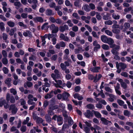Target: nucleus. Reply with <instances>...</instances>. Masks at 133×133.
<instances>
[{
	"instance_id": "nucleus-14",
	"label": "nucleus",
	"mask_w": 133,
	"mask_h": 133,
	"mask_svg": "<svg viewBox=\"0 0 133 133\" xmlns=\"http://www.w3.org/2000/svg\"><path fill=\"white\" fill-rule=\"evenodd\" d=\"M56 82V83L55 84V85L56 87H59L60 88H61V85L62 84V81L61 80H58L57 81L56 80H54Z\"/></svg>"
},
{
	"instance_id": "nucleus-13",
	"label": "nucleus",
	"mask_w": 133,
	"mask_h": 133,
	"mask_svg": "<svg viewBox=\"0 0 133 133\" xmlns=\"http://www.w3.org/2000/svg\"><path fill=\"white\" fill-rule=\"evenodd\" d=\"M33 20L35 22H39L43 23L44 22L43 18L41 17H36L33 18Z\"/></svg>"
},
{
	"instance_id": "nucleus-51",
	"label": "nucleus",
	"mask_w": 133,
	"mask_h": 133,
	"mask_svg": "<svg viewBox=\"0 0 133 133\" xmlns=\"http://www.w3.org/2000/svg\"><path fill=\"white\" fill-rule=\"evenodd\" d=\"M60 66L62 70H64L66 68V66L63 63H62L60 65Z\"/></svg>"
},
{
	"instance_id": "nucleus-63",
	"label": "nucleus",
	"mask_w": 133,
	"mask_h": 133,
	"mask_svg": "<svg viewBox=\"0 0 133 133\" xmlns=\"http://www.w3.org/2000/svg\"><path fill=\"white\" fill-rule=\"evenodd\" d=\"M92 36L94 37L98 38L99 36L97 35V33L96 32L94 31H93L92 32Z\"/></svg>"
},
{
	"instance_id": "nucleus-7",
	"label": "nucleus",
	"mask_w": 133,
	"mask_h": 133,
	"mask_svg": "<svg viewBox=\"0 0 133 133\" xmlns=\"http://www.w3.org/2000/svg\"><path fill=\"white\" fill-rule=\"evenodd\" d=\"M54 72L55 74H52L51 75V76L54 80H55L56 78H59L60 77V75L58 70L55 69L54 71Z\"/></svg>"
},
{
	"instance_id": "nucleus-18",
	"label": "nucleus",
	"mask_w": 133,
	"mask_h": 133,
	"mask_svg": "<svg viewBox=\"0 0 133 133\" xmlns=\"http://www.w3.org/2000/svg\"><path fill=\"white\" fill-rule=\"evenodd\" d=\"M56 35L54 34H46L45 35V38H48V39L49 40H50L51 38H53V37L55 36Z\"/></svg>"
},
{
	"instance_id": "nucleus-34",
	"label": "nucleus",
	"mask_w": 133,
	"mask_h": 133,
	"mask_svg": "<svg viewBox=\"0 0 133 133\" xmlns=\"http://www.w3.org/2000/svg\"><path fill=\"white\" fill-rule=\"evenodd\" d=\"M97 75H96L94 79V81L95 82H96L99 81L102 77V75L101 74L98 75L97 78Z\"/></svg>"
},
{
	"instance_id": "nucleus-35",
	"label": "nucleus",
	"mask_w": 133,
	"mask_h": 133,
	"mask_svg": "<svg viewBox=\"0 0 133 133\" xmlns=\"http://www.w3.org/2000/svg\"><path fill=\"white\" fill-rule=\"evenodd\" d=\"M53 96V91H52L50 94H47L45 96V98L46 99L50 98Z\"/></svg>"
},
{
	"instance_id": "nucleus-45",
	"label": "nucleus",
	"mask_w": 133,
	"mask_h": 133,
	"mask_svg": "<svg viewBox=\"0 0 133 133\" xmlns=\"http://www.w3.org/2000/svg\"><path fill=\"white\" fill-rule=\"evenodd\" d=\"M103 49L105 50H108L109 49V47L108 45L106 44H103L102 46Z\"/></svg>"
},
{
	"instance_id": "nucleus-8",
	"label": "nucleus",
	"mask_w": 133,
	"mask_h": 133,
	"mask_svg": "<svg viewBox=\"0 0 133 133\" xmlns=\"http://www.w3.org/2000/svg\"><path fill=\"white\" fill-rule=\"evenodd\" d=\"M50 29L52 31V33H56L58 30V28L54 24H52L50 27Z\"/></svg>"
},
{
	"instance_id": "nucleus-59",
	"label": "nucleus",
	"mask_w": 133,
	"mask_h": 133,
	"mask_svg": "<svg viewBox=\"0 0 133 133\" xmlns=\"http://www.w3.org/2000/svg\"><path fill=\"white\" fill-rule=\"evenodd\" d=\"M3 63L5 65L6 64L8 63V60L6 58H3L2 60Z\"/></svg>"
},
{
	"instance_id": "nucleus-60",
	"label": "nucleus",
	"mask_w": 133,
	"mask_h": 133,
	"mask_svg": "<svg viewBox=\"0 0 133 133\" xmlns=\"http://www.w3.org/2000/svg\"><path fill=\"white\" fill-rule=\"evenodd\" d=\"M66 23L68 24V25L70 27L72 26L73 25V24L70 20H69L67 21L66 22Z\"/></svg>"
},
{
	"instance_id": "nucleus-43",
	"label": "nucleus",
	"mask_w": 133,
	"mask_h": 133,
	"mask_svg": "<svg viewBox=\"0 0 133 133\" xmlns=\"http://www.w3.org/2000/svg\"><path fill=\"white\" fill-rule=\"evenodd\" d=\"M105 33L108 35L110 36H112L113 34L112 32L109 30H107L105 31Z\"/></svg>"
},
{
	"instance_id": "nucleus-32",
	"label": "nucleus",
	"mask_w": 133,
	"mask_h": 133,
	"mask_svg": "<svg viewBox=\"0 0 133 133\" xmlns=\"http://www.w3.org/2000/svg\"><path fill=\"white\" fill-rule=\"evenodd\" d=\"M82 9L87 12H89L90 11L89 6L88 4H86L83 6Z\"/></svg>"
},
{
	"instance_id": "nucleus-28",
	"label": "nucleus",
	"mask_w": 133,
	"mask_h": 133,
	"mask_svg": "<svg viewBox=\"0 0 133 133\" xmlns=\"http://www.w3.org/2000/svg\"><path fill=\"white\" fill-rule=\"evenodd\" d=\"M101 38L102 42L104 43H106L108 38L105 35H102L101 36Z\"/></svg>"
},
{
	"instance_id": "nucleus-1",
	"label": "nucleus",
	"mask_w": 133,
	"mask_h": 133,
	"mask_svg": "<svg viewBox=\"0 0 133 133\" xmlns=\"http://www.w3.org/2000/svg\"><path fill=\"white\" fill-rule=\"evenodd\" d=\"M110 47L113 48L111 50V51L112 53L114 55H118L119 53L118 51L120 49V47L119 45L113 44L110 46Z\"/></svg>"
},
{
	"instance_id": "nucleus-49",
	"label": "nucleus",
	"mask_w": 133,
	"mask_h": 133,
	"mask_svg": "<svg viewBox=\"0 0 133 133\" xmlns=\"http://www.w3.org/2000/svg\"><path fill=\"white\" fill-rule=\"evenodd\" d=\"M87 108L90 109H94V106L92 104H89L87 105Z\"/></svg>"
},
{
	"instance_id": "nucleus-33",
	"label": "nucleus",
	"mask_w": 133,
	"mask_h": 133,
	"mask_svg": "<svg viewBox=\"0 0 133 133\" xmlns=\"http://www.w3.org/2000/svg\"><path fill=\"white\" fill-rule=\"evenodd\" d=\"M23 35L25 37H30L31 36V32L29 31H26L23 32Z\"/></svg>"
},
{
	"instance_id": "nucleus-48",
	"label": "nucleus",
	"mask_w": 133,
	"mask_h": 133,
	"mask_svg": "<svg viewBox=\"0 0 133 133\" xmlns=\"http://www.w3.org/2000/svg\"><path fill=\"white\" fill-rule=\"evenodd\" d=\"M2 70L4 73L5 74H7L8 73L9 70L6 67H3Z\"/></svg>"
},
{
	"instance_id": "nucleus-56",
	"label": "nucleus",
	"mask_w": 133,
	"mask_h": 133,
	"mask_svg": "<svg viewBox=\"0 0 133 133\" xmlns=\"http://www.w3.org/2000/svg\"><path fill=\"white\" fill-rule=\"evenodd\" d=\"M110 16V15L109 14L107 13V15H105L103 16V18L105 20H107L109 19V17Z\"/></svg>"
},
{
	"instance_id": "nucleus-57",
	"label": "nucleus",
	"mask_w": 133,
	"mask_h": 133,
	"mask_svg": "<svg viewBox=\"0 0 133 133\" xmlns=\"http://www.w3.org/2000/svg\"><path fill=\"white\" fill-rule=\"evenodd\" d=\"M43 122V120L42 118H41L38 117L36 119V122L37 123H42Z\"/></svg>"
},
{
	"instance_id": "nucleus-50",
	"label": "nucleus",
	"mask_w": 133,
	"mask_h": 133,
	"mask_svg": "<svg viewBox=\"0 0 133 133\" xmlns=\"http://www.w3.org/2000/svg\"><path fill=\"white\" fill-rule=\"evenodd\" d=\"M117 102L120 106H122L124 103L123 101L120 99H118Z\"/></svg>"
},
{
	"instance_id": "nucleus-21",
	"label": "nucleus",
	"mask_w": 133,
	"mask_h": 133,
	"mask_svg": "<svg viewBox=\"0 0 133 133\" xmlns=\"http://www.w3.org/2000/svg\"><path fill=\"white\" fill-rule=\"evenodd\" d=\"M55 54V51L53 49H49V52L47 53L46 56L48 57H50L52 55H53Z\"/></svg>"
},
{
	"instance_id": "nucleus-52",
	"label": "nucleus",
	"mask_w": 133,
	"mask_h": 133,
	"mask_svg": "<svg viewBox=\"0 0 133 133\" xmlns=\"http://www.w3.org/2000/svg\"><path fill=\"white\" fill-rule=\"evenodd\" d=\"M96 17L98 20H100L102 18V17L100 14L98 12H96Z\"/></svg>"
},
{
	"instance_id": "nucleus-46",
	"label": "nucleus",
	"mask_w": 133,
	"mask_h": 133,
	"mask_svg": "<svg viewBox=\"0 0 133 133\" xmlns=\"http://www.w3.org/2000/svg\"><path fill=\"white\" fill-rule=\"evenodd\" d=\"M124 114L125 116L129 117L130 115V113L129 111L126 110L124 111Z\"/></svg>"
},
{
	"instance_id": "nucleus-30",
	"label": "nucleus",
	"mask_w": 133,
	"mask_h": 133,
	"mask_svg": "<svg viewBox=\"0 0 133 133\" xmlns=\"http://www.w3.org/2000/svg\"><path fill=\"white\" fill-rule=\"evenodd\" d=\"M32 85V84L31 82H27L26 83H24V86L25 88H26L27 87H30Z\"/></svg>"
},
{
	"instance_id": "nucleus-62",
	"label": "nucleus",
	"mask_w": 133,
	"mask_h": 133,
	"mask_svg": "<svg viewBox=\"0 0 133 133\" xmlns=\"http://www.w3.org/2000/svg\"><path fill=\"white\" fill-rule=\"evenodd\" d=\"M112 24V22L111 20H109L107 21H105V25H111Z\"/></svg>"
},
{
	"instance_id": "nucleus-55",
	"label": "nucleus",
	"mask_w": 133,
	"mask_h": 133,
	"mask_svg": "<svg viewBox=\"0 0 133 133\" xmlns=\"http://www.w3.org/2000/svg\"><path fill=\"white\" fill-rule=\"evenodd\" d=\"M30 120L29 118V117H27L26 119L24 120L23 122L22 123L23 124H27Z\"/></svg>"
},
{
	"instance_id": "nucleus-12",
	"label": "nucleus",
	"mask_w": 133,
	"mask_h": 133,
	"mask_svg": "<svg viewBox=\"0 0 133 133\" xmlns=\"http://www.w3.org/2000/svg\"><path fill=\"white\" fill-rule=\"evenodd\" d=\"M84 115L87 118H89L90 117H92L93 116V113L91 112L89 110H87L86 112L84 113Z\"/></svg>"
},
{
	"instance_id": "nucleus-20",
	"label": "nucleus",
	"mask_w": 133,
	"mask_h": 133,
	"mask_svg": "<svg viewBox=\"0 0 133 133\" xmlns=\"http://www.w3.org/2000/svg\"><path fill=\"white\" fill-rule=\"evenodd\" d=\"M70 94L69 93L65 92L63 94V99L64 100H67L68 97L70 96Z\"/></svg>"
},
{
	"instance_id": "nucleus-44",
	"label": "nucleus",
	"mask_w": 133,
	"mask_h": 133,
	"mask_svg": "<svg viewBox=\"0 0 133 133\" xmlns=\"http://www.w3.org/2000/svg\"><path fill=\"white\" fill-rule=\"evenodd\" d=\"M18 24L19 26L23 27L24 29H25L27 28V26L24 24L23 23L21 22H19L18 23Z\"/></svg>"
},
{
	"instance_id": "nucleus-11",
	"label": "nucleus",
	"mask_w": 133,
	"mask_h": 133,
	"mask_svg": "<svg viewBox=\"0 0 133 133\" xmlns=\"http://www.w3.org/2000/svg\"><path fill=\"white\" fill-rule=\"evenodd\" d=\"M116 66L117 69L119 68L120 67L121 69H124L127 66L125 63H121L118 64V63L117 62L116 63Z\"/></svg>"
},
{
	"instance_id": "nucleus-17",
	"label": "nucleus",
	"mask_w": 133,
	"mask_h": 133,
	"mask_svg": "<svg viewBox=\"0 0 133 133\" xmlns=\"http://www.w3.org/2000/svg\"><path fill=\"white\" fill-rule=\"evenodd\" d=\"M124 28L123 29V31H125L130 28V24L128 23H125L124 25Z\"/></svg>"
},
{
	"instance_id": "nucleus-39",
	"label": "nucleus",
	"mask_w": 133,
	"mask_h": 133,
	"mask_svg": "<svg viewBox=\"0 0 133 133\" xmlns=\"http://www.w3.org/2000/svg\"><path fill=\"white\" fill-rule=\"evenodd\" d=\"M4 24L3 22H0V29L2 31H4L5 30L4 27Z\"/></svg>"
},
{
	"instance_id": "nucleus-29",
	"label": "nucleus",
	"mask_w": 133,
	"mask_h": 133,
	"mask_svg": "<svg viewBox=\"0 0 133 133\" xmlns=\"http://www.w3.org/2000/svg\"><path fill=\"white\" fill-rule=\"evenodd\" d=\"M114 43V40L111 38H108L107 41L106 43L108 44L111 46L114 44H113Z\"/></svg>"
},
{
	"instance_id": "nucleus-41",
	"label": "nucleus",
	"mask_w": 133,
	"mask_h": 133,
	"mask_svg": "<svg viewBox=\"0 0 133 133\" xmlns=\"http://www.w3.org/2000/svg\"><path fill=\"white\" fill-rule=\"evenodd\" d=\"M2 5L3 6V8L4 11L5 12H6L7 11V9L6 8V6H7V4L5 2H3L2 3Z\"/></svg>"
},
{
	"instance_id": "nucleus-2",
	"label": "nucleus",
	"mask_w": 133,
	"mask_h": 133,
	"mask_svg": "<svg viewBox=\"0 0 133 133\" xmlns=\"http://www.w3.org/2000/svg\"><path fill=\"white\" fill-rule=\"evenodd\" d=\"M52 119L55 121L57 120L59 125H61L63 124V118L60 116L54 115L52 117Z\"/></svg>"
},
{
	"instance_id": "nucleus-54",
	"label": "nucleus",
	"mask_w": 133,
	"mask_h": 133,
	"mask_svg": "<svg viewBox=\"0 0 133 133\" xmlns=\"http://www.w3.org/2000/svg\"><path fill=\"white\" fill-rule=\"evenodd\" d=\"M74 122L73 120L70 117L68 119V124L69 125H71L73 124Z\"/></svg>"
},
{
	"instance_id": "nucleus-42",
	"label": "nucleus",
	"mask_w": 133,
	"mask_h": 133,
	"mask_svg": "<svg viewBox=\"0 0 133 133\" xmlns=\"http://www.w3.org/2000/svg\"><path fill=\"white\" fill-rule=\"evenodd\" d=\"M7 24L9 26L11 27H13L15 25V23L11 21L8 22L7 23Z\"/></svg>"
},
{
	"instance_id": "nucleus-64",
	"label": "nucleus",
	"mask_w": 133,
	"mask_h": 133,
	"mask_svg": "<svg viewBox=\"0 0 133 133\" xmlns=\"http://www.w3.org/2000/svg\"><path fill=\"white\" fill-rule=\"evenodd\" d=\"M20 130L21 131L23 132H25L26 130V126H22L21 127Z\"/></svg>"
},
{
	"instance_id": "nucleus-4",
	"label": "nucleus",
	"mask_w": 133,
	"mask_h": 133,
	"mask_svg": "<svg viewBox=\"0 0 133 133\" xmlns=\"http://www.w3.org/2000/svg\"><path fill=\"white\" fill-rule=\"evenodd\" d=\"M3 105L5 109H7L8 107V105L5 100L2 97L0 99V107H2Z\"/></svg>"
},
{
	"instance_id": "nucleus-22",
	"label": "nucleus",
	"mask_w": 133,
	"mask_h": 133,
	"mask_svg": "<svg viewBox=\"0 0 133 133\" xmlns=\"http://www.w3.org/2000/svg\"><path fill=\"white\" fill-rule=\"evenodd\" d=\"M84 51V50L81 47H79L78 49H75L74 50L76 54L81 52Z\"/></svg>"
},
{
	"instance_id": "nucleus-5",
	"label": "nucleus",
	"mask_w": 133,
	"mask_h": 133,
	"mask_svg": "<svg viewBox=\"0 0 133 133\" xmlns=\"http://www.w3.org/2000/svg\"><path fill=\"white\" fill-rule=\"evenodd\" d=\"M6 99L8 101H10L12 103H14L15 102L14 97L12 95L11 96L9 93H7L6 94Z\"/></svg>"
},
{
	"instance_id": "nucleus-23",
	"label": "nucleus",
	"mask_w": 133,
	"mask_h": 133,
	"mask_svg": "<svg viewBox=\"0 0 133 133\" xmlns=\"http://www.w3.org/2000/svg\"><path fill=\"white\" fill-rule=\"evenodd\" d=\"M76 41L78 42H79L81 44H83L85 42L84 40L83 39H81L80 37L77 36L76 38Z\"/></svg>"
},
{
	"instance_id": "nucleus-26",
	"label": "nucleus",
	"mask_w": 133,
	"mask_h": 133,
	"mask_svg": "<svg viewBox=\"0 0 133 133\" xmlns=\"http://www.w3.org/2000/svg\"><path fill=\"white\" fill-rule=\"evenodd\" d=\"M101 120L102 122V123L105 125H107L109 122L111 123V122L107 120L105 118L103 117H101Z\"/></svg>"
},
{
	"instance_id": "nucleus-36",
	"label": "nucleus",
	"mask_w": 133,
	"mask_h": 133,
	"mask_svg": "<svg viewBox=\"0 0 133 133\" xmlns=\"http://www.w3.org/2000/svg\"><path fill=\"white\" fill-rule=\"evenodd\" d=\"M48 23H44L43 25L42 26L41 28L42 29H47L49 27L48 25Z\"/></svg>"
},
{
	"instance_id": "nucleus-40",
	"label": "nucleus",
	"mask_w": 133,
	"mask_h": 133,
	"mask_svg": "<svg viewBox=\"0 0 133 133\" xmlns=\"http://www.w3.org/2000/svg\"><path fill=\"white\" fill-rule=\"evenodd\" d=\"M112 17L115 19H119L120 17L119 15L116 14L114 13L112 14Z\"/></svg>"
},
{
	"instance_id": "nucleus-15",
	"label": "nucleus",
	"mask_w": 133,
	"mask_h": 133,
	"mask_svg": "<svg viewBox=\"0 0 133 133\" xmlns=\"http://www.w3.org/2000/svg\"><path fill=\"white\" fill-rule=\"evenodd\" d=\"M68 29V26L66 24L64 25L63 26H61L59 28V30L60 31L62 32Z\"/></svg>"
},
{
	"instance_id": "nucleus-3",
	"label": "nucleus",
	"mask_w": 133,
	"mask_h": 133,
	"mask_svg": "<svg viewBox=\"0 0 133 133\" xmlns=\"http://www.w3.org/2000/svg\"><path fill=\"white\" fill-rule=\"evenodd\" d=\"M84 123L85 124L83 125V127L86 133H90V129L89 127L91 126V124L87 121L85 122Z\"/></svg>"
},
{
	"instance_id": "nucleus-27",
	"label": "nucleus",
	"mask_w": 133,
	"mask_h": 133,
	"mask_svg": "<svg viewBox=\"0 0 133 133\" xmlns=\"http://www.w3.org/2000/svg\"><path fill=\"white\" fill-rule=\"evenodd\" d=\"M16 30L17 29L16 28L11 29L10 30V31L9 33V35L10 36L13 35Z\"/></svg>"
},
{
	"instance_id": "nucleus-10",
	"label": "nucleus",
	"mask_w": 133,
	"mask_h": 133,
	"mask_svg": "<svg viewBox=\"0 0 133 133\" xmlns=\"http://www.w3.org/2000/svg\"><path fill=\"white\" fill-rule=\"evenodd\" d=\"M90 129L92 131H93V130L94 131L93 133H97L96 130H99L101 129V128L99 126L95 125L94 126V127H91ZM97 133H100V132L99 131H98Z\"/></svg>"
},
{
	"instance_id": "nucleus-61",
	"label": "nucleus",
	"mask_w": 133,
	"mask_h": 133,
	"mask_svg": "<svg viewBox=\"0 0 133 133\" xmlns=\"http://www.w3.org/2000/svg\"><path fill=\"white\" fill-rule=\"evenodd\" d=\"M24 11L25 12H30L32 11V9L30 8H26L24 9Z\"/></svg>"
},
{
	"instance_id": "nucleus-19",
	"label": "nucleus",
	"mask_w": 133,
	"mask_h": 133,
	"mask_svg": "<svg viewBox=\"0 0 133 133\" xmlns=\"http://www.w3.org/2000/svg\"><path fill=\"white\" fill-rule=\"evenodd\" d=\"M109 96L110 97V98H109L108 100L110 102H114L116 98V97L113 94H109Z\"/></svg>"
},
{
	"instance_id": "nucleus-53",
	"label": "nucleus",
	"mask_w": 133,
	"mask_h": 133,
	"mask_svg": "<svg viewBox=\"0 0 133 133\" xmlns=\"http://www.w3.org/2000/svg\"><path fill=\"white\" fill-rule=\"evenodd\" d=\"M33 100L32 99H30L28 101V103L29 105H34L35 104V103L33 102Z\"/></svg>"
},
{
	"instance_id": "nucleus-25",
	"label": "nucleus",
	"mask_w": 133,
	"mask_h": 133,
	"mask_svg": "<svg viewBox=\"0 0 133 133\" xmlns=\"http://www.w3.org/2000/svg\"><path fill=\"white\" fill-rule=\"evenodd\" d=\"M92 112L94 114L95 116L97 118H101V115L99 112L93 110Z\"/></svg>"
},
{
	"instance_id": "nucleus-9",
	"label": "nucleus",
	"mask_w": 133,
	"mask_h": 133,
	"mask_svg": "<svg viewBox=\"0 0 133 133\" xmlns=\"http://www.w3.org/2000/svg\"><path fill=\"white\" fill-rule=\"evenodd\" d=\"M9 110H12V113L13 114H15L17 111V108L14 104H12L10 105Z\"/></svg>"
},
{
	"instance_id": "nucleus-58",
	"label": "nucleus",
	"mask_w": 133,
	"mask_h": 133,
	"mask_svg": "<svg viewBox=\"0 0 133 133\" xmlns=\"http://www.w3.org/2000/svg\"><path fill=\"white\" fill-rule=\"evenodd\" d=\"M41 37L42 40V44L43 45H44L46 43V41H45V35L43 36H41Z\"/></svg>"
},
{
	"instance_id": "nucleus-16",
	"label": "nucleus",
	"mask_w": 133,
	"mask_h": 133,
	"mask_svg": "<svg viewBox=\"0 0 133 133\" xmlns=\"http://www.w3.org/2000/svg\"><path fill=\"white\" fill-rule=\"evenodd\" d=\"M45 14L48 16L53 15L54 14V13L52 11L49 9H46V10Z\"/></svg>"
},
{
	"instance_id": "nucleus-6",
	"label": "nucleus",
	"mask_w": 133,
	"mask_h": 133,
	"mask_svg": "<svg viewBox=\"0 0 133 133\" xmlns=\"http://www.w3.org/2000/svg\"><path fill=\"white\" fill-rule=\"evenodd\" d=\"M101 69L99 66H94L91 67L90 68V70L93 73H97L99 72Z\"/></svg>"
},
{
	"instance_id": "nucleus-24",
	"label": "nucleus",
	"mask_w": 133,
	"mask_h": 133,
	"mask_svg": "<svg viewBox=\"0 0 133 133\" xmlns=\"http://www.w3.org/2000/svg\"><path fill=\"white\" fill-rule=\"evenodd\" d=\"M74 97L75 98H77L78 100H81L83 99V97L78 94H75L74 95Z\"/></svg>"
},
{
	"instance_id": "nucleus-38",
	"label": "nucleus",
	"mask_w": 133,
	"mask_h": 133,
	"mask_svg": "<svg viewBox=\"0 0 133 133\" xmlns=\"http://www.w3.org/2000/svg\"><path fill=\"white\" fill-rule=\"evenodd\" d=\"M65 5L67 6L72 7V4L68 0H65Z\"/></svg>"
},
{
	"instance_id": "nucleus-47",
	"label": "nucleus",
	"mask_w": 133,
	"mask_h": 133,
	"mask_svg": "<svg viewBox=\"0 0 133 133\" xmlns=\"http://www.w3.org/2000/svg\"><path fill=\"white\" fill-rule=\"evenodd\" d=\"M58 108V106L57 105H50L49 107V109L52 110H54V109Z\"/></svg>"
},
{
	"instance_id": "nucleus-31",
	"label": "nucleus",
	"mask_w": 133,
	"mask_h": 133,
	"mask_svg": "<svg viewBox=\"0 0 133 133\" xmlns=\"http://www.w3.org/2000/svg\"><path fill=\"white\" fill-rule=\"evenodd\" d=\"M11 80V79L10 78H8L6 79L5 81V83L7 84L9 87L11 86V85L10 82Z\"/></svg>"
},
{
	"instance_id": "nucleus-37",
	"label": "nucleus",
	"mask_w": 133,
	"mask_h": 133,
	"mask_svg": "<svg viewBox=\"0 0 133 133\" xmlns=\"http://www.w3.org/2000/svg\"><path fill=\"white\" fill-rule=\"evenodd\" d=\"M14 4L16 6V8L17 9H18L20 7L21 4V3L19 2H15Z\"/></svg>"
}]
</instances>
